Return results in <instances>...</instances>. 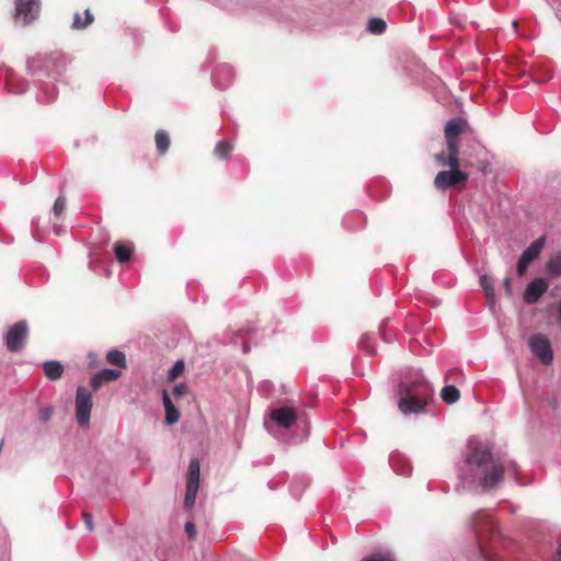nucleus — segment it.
<instances>
[{"label":"nucleus","instance_id":"f257e3e1","mask_svg":"<svg viewBox=\"0 0 561 561\" xmlns=\"http://www.w3.org/2000/svg\"><path fill=\"white\" fill-rule=\"evenodd\" d=\"M504 473L518 480V466L514 460L494 458L491 448L476 438H470L463 454V465L458 476L463 483L478 484L483 490L496 486Z\"/></svg>","mask_w":561,"mask_h":561},{"label":"nucleus","instance_id":"f03ea898","mask_svg":"<svg viewBox=\"0 0 561 561\" xmlns=\"http://www.w3.org/2000/svg\"><path fill=\"white\" fill-rule=\"evenodd\" d=\"M398 391L401 397L398 407L404 415L423 413L434 393L432 385L420 370L402 380Z\"/></svg>","mask_w":561,"mask_h":561},{"label":"nucleus","instance_id":"7ed1b4c3","mask_svg":"<svg viewBox=\"0 0 561 561\" xmlns=\"http://www.w3.org/2000/svg\"><path fill=\"white\" fill-rule=\"evenodd\" d=\"M28 73L37 87L36 99L39 103H50L56 100L58 91L55 85L60 75L59 65L51 57L36 56L27 60Z\"/></svg>","mask_w":561,"mask_h":561},{"label":"nucleus","instance_id":"20e7f679","mask_svg":"<svg viewBox=\"0 0 561 561\" xmlns=\"http://www.w3.org/2000/svg\"><path fill=\"white\" fill-rule=\"evenodd\" d=\"M201 463L197 458H192L188 462V471L186 478V492L184 496V508L191 510L196 501L199 489Z\"/></svg>","mask_w":561,"mask_h":561},{"label":"nucleus","instance_id":"39448f33","mask_svg":"<svg viewBox=\"0 0 561 561\" xmlns=\"http://www.w3.org/2000/svg\"><path fill=\"white\" fill-rule=\"evenodd\" d=\"M91 410V393L84 387H78L76 393V417L80 426H89Z\"/></svg>","mask_w":561,"mask_h":561},{"label":"nucleus","instance_id":"423d86ee","mask_svg":"<svg viewBox=\"0 0 561 561\" xmlns=\"http://www.w3.org/2000/svg\"><path fill=\"white\" fill-rule=\"evenodd\" d=\"M468 181V173L459 170V167L450 168L448 171H440L434 180V185L439 191L465 184Z\"/></svg>","mask_w":561,"mask_h":561},{"label":"nucleus","instance_id":"0eeeda50","mask_svg":"<svg viewBox=\"0 0 561 561\" xmlns=\"http://www.w3.org/2000/svg\"><path fill=\"white\" fill-rule=\"evenodd\" d=\"M28 335V328L26 321L22 320L14 323L5 335V345L10 352L19 353L25 346V341Z\"/></svg>","mask_w":561,"mask_h":561},{"label":"nucleus","instance_id":"6e6552de","mask_svg":"<svg viewBox=\"0 0 561 561\" xmlns=\"http://www.w3.org/2000/svg\"><path fill=\"white\" fill-rule=\"evenodd\" d=\"M531 353L538 357L542 365H550L553 360L551 343L541 333L534 334L528 341Z\"/></svg>","mask_w":561,"mask_h":561},{"label":"nucleus","instance_id":"1a4fd4ad","mask_svg":"<svg viewBox=\"0 0 561 561\" xmlns=\"http://www.w3.org/2000/svg\"><path fill=\"white\" fill-rule=\"evenodd\" d=\"M39 8V0H16L14 19L27 25L37 19Z\"/></svg>","mask_w":561,"mask_h":561},{"label":"nucleus","instance_id":"9d476101","mask_svg":"<svg viewBox=\"0 0 561 561\" xmlns=\"http://www.w3.org/2000/svg\"><path fill=\"white\" fill-rule=\"evenodd\" d=\"M549 282L545 277H536L530 280L523 294V299L528 305H534L539 301L541 296L548 290Z\"/></svg>","mask_w":561,"mask_h":561},{"label":"nucleus","instance_id":"9b49d317","mask_svg":"<svg viewBox=\"0 0 561 561\" xmlns=\"http://www.w3.org/2000/svg\"><path fill=\"white\" fill-rule=\"evenodd\" d=\"M270 417L278 427L289 428L296 423L297 413L294 408L280 407L274 409L271 412Z\"/></svg>","mask_w":561,"mask_h":561},{"label":"nucleus","instance_id":"f8f14e48","mask_svg":"<svg viewBox=\"0 0 561 561\" xmlns=\"http://www.w3.org/2000/svg\"><path fill=\"white\" fill-rule=\"evenodd\" d=\"M211 78L216 88L225 90L233 81V70L229 65H220L214 70Z\"/></svg>","mask_w":561,"mask_h":561},{"label":"nucleus","instance_id":"ddd939ff","mask_svg":"<svg viewBox=\"0 0 561 561\" xmlns=\"http://www.w3.org/2000/svg\"><path fill=\"white\" fill-rule=\"evenodd\" d=\"M472 529L478 535L480 533L493 531L495 526L492 516L486 511H478L471 518Z\"/></svg>","mask_w":561,"mask_h":561},{"label":"nucleus","instance_id":"4468645a","mask_svg":"<svg viewBox=\"0 0 561 561\" xmlns=\"http://www.w3.org/2000/svg\"><path fill=\"white\" fill-rule=\"evenodd\" d=\"M122 375L119 369H113V368H103L96 374H94L90 380V386L98 390L100 387H102L104 383L116 380Z\"/></svg>","mask_w":561,"mask_h":561},{"label":"nucleus","instance_id":"2eb2a0df","mask_svg":"<svg viewBox=\"0 0 561 561\" xmlns=\"http://www.w3.org/2000/svg\"><path fill=\"white\" fill-rule=\"evenodd\" d=\"M389 463H390V466L392 467L393 471L397 474H401V476L408 477L412 472V467H411L409 460L405 459L400 454H392L389 457Z\"/></svg>","mask_w":561,"mask_h":561},{"label":"nucleus","instance_id":"dca6fc26","mask_svg":"<svg viewBox=\"0 0 561 561\" xmlns=\"http://www.w3.org/2000/svg\"><path fill=\"white\" fill-rule=\"evenodd\" d=\"M5 87L9 92L14 94L24 93L28 88L27 82L14 72L8 73L5 78Z\"/></svg>","mask_w":561,"mask_h":561},{"label":"nucleus","instance_id":"f3484780","mask_svg":"<svg viewBox=\"0 0 561 561\" xmlns=\"http://www.w3.org/2000/svg\"><path fill=\"white\" fill-rule=\"evenodd\" d=\"M466 121L457 117L447 122L445 127V139L458 140V136L463 131Z\"/></svg>","mask_w":561,"mask_h":561},{"label":"nucleus","instance_id":"a211bd4d","mask_svg":"<svg viewBox=\"0 0 561 561\" xmlns=\"http://www.w3.org/2000/svg\"><path fill=\"white\" fill-rule=\"evenodd\" d=\"M43 371L49 380H58L64 374V365L58 360H46L42 364Z\"/></svg>","mask_w":561,"mask_h":561},{"label":"nucleus","instance_id":"6ab92c4d","mask_svg":"<svg viewBox=\"0 0 561 561\" xmlns=\"http://www.w3.org/2000/svg\"><path fill=\"white\" fill-rule=\"evenodd\" d=\"M446 146H447V163L449 168H456L459 167V147H458V140L454 139H446Z\"/></svg>","mask_w":561,"mask_h":561},{"label":"nucleus","instance_id":"aec40b11","mask_svg":"<svg viewBox=\"0 0 561 561\" xmlns=\"http://www.w3.org/2000/svg\"><path fill=\"white\" fill-rule=\"evenodd\" d=\"M543 247L545 238L540 237L537 240H535L529 247H527V249L522 253V255L526 256L527 260H530L533 262L539 256Z\"/></svg>","mask_w":561,"mask_h":561},{"label":"nucleus","instance_id":"412c9836","mask_svg":"<svg viewBox=\"0 0 561 561\" xmlns=\"http://www.w3.org/2000/svg\"><path fill=\"white\" fill-rule=\"evenodd\" d=\"M156 147L159 154L163 156L167 153L170 146V137L167 131L159 129L154 136Z\"/></svg>","mask_w":561,"mask_h":561},{"label":"nucleus","instance_id":"4be33fe9","mask_svg":"<svg viewBox=\"0 0 561 561\" xmlns=\"http://www.w3.org/2000/svg\"><path fill=\"white\" fill-rule=\"evenodd\" d=\"M93 15L90 10L84 11V20L81 19V14L76 12L73 14V21L71 27L73 30H83L93 22Z\"/></svg>","mask_w":561,"mask_h":561},{"label":"nucleus","instance_id":"5701e85b","mask_svg":"<svg viewBox=\"0 0 561 561\" xmlns=\"http://www.w3.org/2000/svg\"><path fill=\"white\" fill-rule=\"evenodd\" d=\"M440 398L444 402L453 404L459 400L460 392L455 386L447 385L442 389Z\"/></svg>","mask_w":561,"mask_h":561},{"label":"nucleus","instance_id":"b1692460","mask_svg":"<svg viewBox=\"0 0 561 561\" xmlns=\"http://www.w3.org/2000/svg\"><path fill=\"white\" fill-rule=\"evenodd\" d=\"M114 252L119 263H127L131 259L133 248L124 243H116Z\"/></svg>","mask_w":561,"mask_h":561},{"label":"nucleus","instance_id":"393cba45","mask_svg":"<svg viewBox=\"0 0 561 561\" xmlns=\"http://www.w3.org/2000/svg\"><path fill=\"white\" fill-rule=\"evenodd\" d=\"M106 360L108 364L114 365L118 368L126 367V356L118 350H111L106 354Z\"/></svg>","mask_w":561,"mask_h":561},{"label":"nucleus","instance_id":"a878e982","mask_svg":"<svg viewBox=\"0 0 561 561\" xmlns=\"http://www.w3.org/2000/svg\"><path fill=\"white\" fill-rule=\"evenodd\" d=\"M546 271L551 277L561 276V254H557L549 259L546 264Z\"/></svg>","mask_w":561,"mask_h":561},{"label":"nucleus","instance_id":"bb28decb","mask_svg":"<svg viewBox=\"0 0 561 561\" xmlns=\"http://www.w3.org/2000/svg\"><path fill=\"white\" fill-rule=\"evenodd\" d=\"M387 24L381 18H371L367 23V31L371 34L380 35L385 33Z\"/></svg>","mask_w":561,"mask_h":561},{"label":"nucleus","instance_id":"cd10ccee","mask_svg":"<svg viewBox=\"0 0 561 561\" xmlns=\"http://www.w3.org/2000/svg\"><path fill=\"white\" fill-rule=\"evenodd\" d=\"M479 284L483 289L488 299L494 298V283L493 279L488 275H481L479 279Z\"/></svg>","mask_w":561,"mask_h":561},{"label":"nucleus","instance_id":"c85d7f7f","mask_svg":"<svg viewBox=\"0 0 561 561\" xmlns=\"http://www.w3.org/2000/svg\"><path fill=\"white\" fill-rule=\"evenodd\" d=\"M231 151H232V146L225 140L217 142V145L215 147V154L221 159L227 158Z\"/></svg>","mask_w":561,"mask_h":561},{"label":"nucleus","instance_id":"c756f323","mask_svg":"<svg viewBox=\"0 0 561 561\" xmlns=\"http://www.w3.org/2000/svg\"><path fill=\"white\" fill-rule=\"evenodd\" d=\"M371 337L369 334H363L358 341V347L365 351L368 355H375L376 351L370 344Z\"/></svg>","mask_w":561,"mask_h":561},{"label":"nucleus","instance_id":"7c9ffc66","mask_svg":"<svg viewBox=\"0 0 561 561\" xmlns=\"http://www.w3.org/2000/svg\"><path fill=\"white\" fill-rule=\"evenodd\" d=\"M388 323H389V319H386L381 322V324L379 327V335L383 342L391 343L393 341L394 335L392 334V332H388V330H387Z\"/></svg>","mask_w":561,"mask_h":561},{"label":"nucleus","instance_id":"2f4dec72","mask_svg":"<svg viewBox=\"0 0 561 561\" xmlns=\"http://www.w3.org/2000/svg\"><path fill=\"white\" fill-rule=\"evenodd\" d=\"M179 419H180V412L178 411V409L175 407H172V408L165 410V423L168 425H173V424L178 423Z\"/></svg>","mask_w":561,"mask_h":561},{"label":"nucleus","instance_id":"473e14b6","mask_svg":"<svg viewBox=\"0 0 561 561\" xmlns=\"http://www.w3.org/2000/svg\"><path fill=\"white\" fill-rule=\"evenodd\" d=\"M255 332H256V329H249V330H244V329H242V330L238 333V335H240V337H242V339H245V337H247V340H244L243 345H242V352H243L244 354H247V353H249V352H250V345H249L250 335H251L252 333H255Z\"/></svg>","mask_w":561,"mask_h":561},{"label":"nucleus","instance_id":"72a5a7b5","mask_svg":"<svg viewBox=\"0 0 561 561\" xmlns=\"http://www.w3.org/2000/svg\"><path fill=\"white\" fill-rule=\"evenodd\" d=\"M66 208V198L64 196H58L53 206V213L56 217H60Z\"/></svg>","mask_w":561,"mask_h":561},{"label":"nucleus","instance_id":"f704fd0d","mask_svg":"<svg viewBox=\"0 0 561 561\" xmlns=\"http://www.w3.org/2000/svg\"><path fill=\"white\" fill-rule=\"evenodd\" d=\"M184 370V362L182 359L176 360L172 368L169 370V379H175Z\"/></svg>","mask_w":561,"mask_h":561},{"label":"nucleus","instance_id":"c9c22d12","mask_svg":"<svg viewBox=\"0 0 561 561\" xmlns=\"http://www.w3.org/2000/svg\"><path fill=\"white\" fill-rule=\"evenodd\" d=\"M530 263H531L530 260H527L526 256L520 255L518 261H517V265H516L517 274L519 276H523Z\"/></svg>","mask_w":561,"mask_h":561},{"label":"nucleus","instance_id":"e433bc0d","mask_svg":"<svg viewBox=\"0 0 561 561\" xmlns=\"http://www.w3.org/2000/svg\"><path fill=\"white\" fill-rule=\"evenodd\" d=\"M363 561H394V559L389 553H375L365 558Z\"/></svg>","mask_w":561,"mask_h":561},{"label":"nucleus","instance_id":"4c0bfd02","mask_svg":"<svg viewBox=\"0 0 561 561\" xmlns=\"http://www.w3.org/2000/svg\"><path fill=\"white\" fill-rule=\"evenodd\" d=\"M53 415V408L50 407H44L41 408L38 411L39 420L44 423L48 422Z\"/></svg>","mask_w":561,"mask_h":561},{"label":"nucleus","instance_id":"58836bf2","mask_svg":"<svg viewBox=\"0 0 561 561\" xmlns=\"http://www.w3.org/2000/svg\"><path fill=\"white\" fill-rule=\"evenodd\" d=\"M185 533L187 534L188 538L194 539L196 537V527L193 522L188 520L184 525Z\"/></svg>","mask_w":561,"mask_h":561},{"label":"nucleus","instance_id":"ea45409f","mask_svg":"<svg viewBox=\"0 0 561 561\" xmlns=\"http://www.w3.org/2000/svg\"><path fill=\"white\" fill-rule=\"evenodd\" d=\"M447 158H448V154L446 151H440L438 153L435 154V160L436 162L442 165V167H448V163H447Z\"/></svg>","mask_w":561,"mask_h":561},{"label":"nucleus","instance_id":"a19ab883","mask_svg":"<svg viewBox=\"0 0 561 561\" xmlns=\"http://www.w3.org/2000/svg\"><path fill=\"white\" fill-rule=\"evenodd\" d=\"M82 518H83V522L87 526V528L89 529V531H92L94 529V525H93V520H92V515L88 512H83L82 513Z\"/></svg>","mask_w":561,"mask_h":561},{"label":"nucleus","instance_id":"79ce46f5","mask_svg":"<svg viewBox=\"0 0 561 561\" xmlns=\"http://www.w3.org/2000/svg\"><path fill=\"white\" fill-rule=\"evenodd\" d=\"M187 390V387L185 383H178L173 388V394L175 397H182Z\"/></svg>","mask_w":561,"mask_h":561},{"label":"nucleus","instance_id":"37998d69","mask_svg":"<svg viewBox=\"0 0 561 561\" xmlns=\"http://www.w3.org/2000/svg\"><path fill=\"white\" fill-rule=\"evenodd\" d=\"M162 402H163V407H164L165 410L174 407V404H173V402H172V400H171V398H170V396H169L167 390L162 391Z\"/></svg>","mask_w":561,"mask_h":561},{"label":"nucleus","instance_id":"c03bdc74","mask_svg":"<svg viewBox=\"0 0 561 561\" xmlns=\"http://www.w3.org/2000/svg\"><path fill=\"white\" fill-rule=\"evenodd\" d=\"M503 286L505 288V291L508 296L512 295V280L510 277H505L503 280Z\"/></svg>","mask_w":561,"mask_h":561},{"label":"nucleus","instance_id":"a18cd8bd","mask_svg":"<svg viewBox=\"0 0 561 561\" xmlns=\"http://www.w3.org/2000/svg\"><path fill=\"white\" fill-rule=\"evenodd\" d=\"M351 217H355L357 219H362L363 218V214L359 213V211H356V213H353L350 217L344 218V220H343L344 227H347V221L350 220Z\"/></svg>","mask_w":561,"mask_h":561},{"label":"nucleus","instance_id":"49530a36","mask_svg":"<svg viewBox=\"0 0 561 561\" xmlns=\"http://www.w3.org/2000/svg\"><path fill=\"white\" fill-rule=\"evenodd\" d=\"M557 557L558 561H561V542L557 547Z\"/></svg>","mask_w":561,"mask_h":561}]
</instances>
